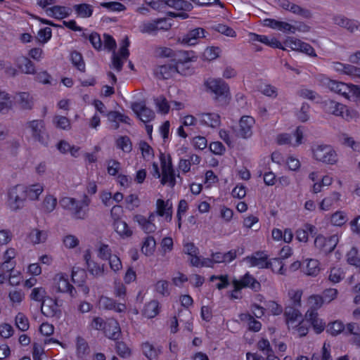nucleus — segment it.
I'll return each instance as SVG.
<instances>
[{"label":"nucleus","mask_w":360,"mask_h":360,"mask_svg":"<svg viewBox=\"0 0 360 360\" xmlns=\"http://www.w3.org/2000/svg\"><path fill=\"white\" fill-rule=\"evenodd\" d=\"M101 6L103 8L110 9L114 11H122L126 9L124 5L121 3L112 1V2H103L101 4Z\"/></svg>","instance_id":"obj_52"},{"label":"nucleus","mask_w":360,"mask_h":360,"mask_svg":"<svg viewBox=\"0 0 360 360\" xmlns=\"http://www.w3.org/2000/svg\"><path fill=\"white\" fill-rule=\"evenodd\" d=\"M13 328L8 323H3L0 325V335L4 338H9L13 334Z\"/></svg>","instance_id":"obj_59"},{"label":"nucleus","mask_w":360,"mask_h":360,"mask_svg":"<svg viewBox=\"0 0 360 360\" xmlns=\"http://www.w3.org/2000/svg\"><path fill=\"white\" fill-rule=\"evenodd\" d=\"M210 280L212 282L217 281L215 287L219 290L226 288L230 285L228 275L212 276Z\"/></svg>","instance_id":"obj_35"},{"label":"nucleus","mask_w":360,"mask_h":360,"mask_svg":"<svg viewBox=\"0 0 360 360\" xmlns=\"http://www.w3.org/2000/svg\"><path fill=\"white\" fill-rule=\"evenodd\" d=\"M17 102L24 110H30L33 106V101L32 96L27 92H20L18 94Z\"/></svg>","instance_id":"obj_28"},{"label":"nucleus","mask_w":360,"mask_h":360,"mask_svg":"<svg viewBox=\"0 0 360 360\" xmlns=\"http://www.w3.org/2000/svg\"><path fill=\"white\" fill-rule=\"evenodd\" d=\"M28 237L33 244H39L46 240L48 233L46 231L33 229L30 231Z\"/></svg>","instance_id":"obj_24"},{"label":"nucleus","mask_w":360,"mask_h":360,"mask_svg":"<svg viewBox=\"0 0 360 360\" xmlns=\"http://www.w3.org/2000/svg\"><path fill=\"white\" fill-rule=\"evenodd\" d=\"M160 162L162 167V177L161 179V184L165 185L169 184V186L173 188L176 184L175 172L172 167L171 157L169 155V162L167 165V162L163 153L160 155Z\"/></svg>","instance_id":"obj_7"},{"label":"nucleus","mask_w":360,"mask_h":360,"mask_svg":"<svg viewBox=\"0 0 360 360\" xmlns=\"http://www.w3.org/2000/svg\"><path fill=\"white\" fill-rule=\"evenodd\" d=\"M142 349L144 355L149 360H155L162 352L160 348H155L149 342H145L142 345Z\"/></svg>","instance_id":"obj_26"},{"label":"nucleus","mask_w":360,"mask_h":360,"mask_svg":"<svg viewBox=\"0 0 360 360\" xmlns=\"http://www.w3.org/2000/svg\"><path fill=\"white\" fill-rule=\"evenodd\" d=\"M89 40L95 49H101L103 43L100 35L97 32H92L90 35H89Z\"/></svg>","instance_id":"obj_53"},{"label":"nucleus","mask_w":360,"mask_h":360,"mask_svg":"<svg viewBox=\"0 0 360 360\" xmlns=\"http://www.w3.org/2000/svg\"><path fill=\"white\" fill-rule=\"evenodd\" d=\"M38 39L39 41L41 43L47 42L51 37V29L50 27H45L44 29H41L38 32Z\"/></svg>","instance_id":"obj_57"},{"label":"nucleus","mask_w":360,"mask_h":360,"mask_svg":"<svg viewBox=\"0 0 360 360\" xmlns=\"http://www.w3.org/2000/svg\"><path fill=\"white\" fill-rule=\"evenodd\" d=\"M241 320H248L249 321V330L254 332H258L262 327V323L255 320L252 316L249 314H243L240 315Z\"/></svg>","instance_id":"obj_37"},{"label":"nucleus","mask_w":360,"mask_h":360,"mask_svg":"<svg viewBox=\"0 0 360 360\" xmlns=\"http://www.w3.org/2000/svg\"><path fill=\"white\" fill-rule=\"evenodd\" d=\"M15 325L21 331H26L29 329V320L24 314L19 312L15 316Z\"/></svg>","instance_id":"obj_38"},{"label":"nucleus","mask_w":360,"mask_h":360,"mask_svg":"<svg viewBox=\"0 0 360 360\" xmlns=\"http://www.w3.org/2000/svg\"><path fill=\"white\" fill-rule=\"evenodd\" d=\"M345 330V325L342 321H335L328 325L326 332L336 336Z\"/></svg>","instance_id":"obj_34"},{"label":"nucleus","mask_w":360,"mask_h":360,"mask_svg":"<svg viewBox=\"0 0 360 360\" xmlns=\"http://www.w3.org/2000/svg\"><path fill=\"white\" fill-rule=\"evenodd\" d=\"M104 333L105 336L112 340H117L121 334L119 323L115 320H110L107 322Z\"/></svg>","instance_id":"obj_21"},{"label":"nucleus","mask_w":360,"mask_h":360,"mask_svg":"<svg viewBox=\"0 0 360 360\" xmlns=\"http://www.w3.org/2000/svg\"><path fill=\"white\" fill-rule=\"evenodd\" d=\"M261 92L269 97L276 98L278 95L276 87L271 84H265L261 89Z\"/></svg>","instance_id":"obj_63"},{"label":"nucleus","mask_w":360,"mask_h":360,"mask_svg":"<svg viewBox=\"0 0 360 360\" xmlns=\"http://www.w3.org/2000/svg\"><path fill=\"white\" fill-rule=\"evenodd\" d=\"M205 85L212 93L215 95V100L226 103L230 99L229 86L226 82L221 79H210L205 82Z\"/></svg>","instance_id":"obj_2"},{"label":"nucleus","mask_w":360,"mask_h":360,"mask_svg":"<svg viewBox=\"0 0 360 360\" xmlns=\"http://www.w3.org/2000/svg\"><path fill=\"white\" fill-rule=\"evenodd\" d=\"M41 311L44 316L49 318L59 319L61 315L57 301L50 297H46L42 300Z\"/></svg>","instance_id":"obj_10"},{"label":"nucleus","mask_w":360,"mask_h":360,"mask_svg":"<svg viewBox=\"0 0 360 360\" xmlns=\"http://www.w3.org/2000/svg\"><path fill=\"white\" fill-rule=\"evenodd\" d=\"M53 122L57 128L63 130H69L70 129V120L65 116L56 115L53 117Z\"/></svg>","instance_id":"obj_39"},{"label":"nucleus","mask_w":360,"mask_h":360,"mask_svg":"<svg viewBox=\"0 0 360 360\" xmlns=\"http://www.w3.org/2000/svg\"><path fill=\"white\" fill-rule=\"evenodd\" d=\"M116 351L121 357H128L131 354L130 349L123 342H116Z\"/></svg>","instance_id":"obj_50"},{"label":"nucleus","mask_w":360,"mask_h":360,"mask_svg":"<svg viewBox=\"0 0 360 360\" xmlns=\"http://www.w3.org/2000/svg\"><path fill=\"white\" fill-rule=\"evenodd\" d=\"M200 122L212 127H216L220 124V117L215 113H205L200 116Z\"/></svg>","instance_id":"obj_25"},{"label":"nucleus","mask_w":360,"mask_h":360,"mask_svg":"<svg viewBox=\"0 0 360 360\" xmlns=\"http://www.w3.org/2000/svg\"><path fill=\"white\" fill-rule=\"evenodd\" d=\"M56 288L58 292H69L71 295H73L72 291L75 290V288L70 284L68 278L63 276L59 277Z\"/></svg>","instance_id":"obj_31"},{"label":"nucleus","mask_w":360,"mask_h":360,"mask_svg":"<svg viewBox=\"0 0 360 360\" xmlns=\"http://www.w3.org/2000/svg\"><path fill=\"white\" fill-rule=\"evenodd\" d=\"M195 58L193 55L191 56V53L186 51H178L174 52V58L172 60L176 65L180 66V65H184L191 60Z\"/></svg>","instance_id":"obj_23"},{"label":"nucleus","mask_w":360,"mask_h":360,"mask_svg":"<svg viewBox=\"0 0 360 360\" xmlns=\"http://www.w3.org/2000/svg\"><path fill=\"white\" fill-rule=\"evenodd\" d=\"M100 307L106 310H113L116 312H123L127 307L125 304L117 303L112 298L102 295L99 299Z\"/></svg>","instance_id":"obj_16"},{"label":"nucleus","mask_w":360,"mask_h":360,"mask_svg":"<svg viewBox=\"0 0 360 360\" xmlns=\"http://www.w3.org/2000/svg\"><path fill=\"white\" fill-rule=\"evenodd\" d=\"M305 321L309 323L316 333L323 331L326 323L319 318L318 312L315 310H308L305 314Z\"/></svg>","instance_id":"obj_15"},{"label":"nucleus","mask_w":360,"mask_h":360,"mask_svg":"<svg viewBox=\"0 0 360 360\" xmlns=\"http://www.w3.org/2000/svg\"><path fill=\"white\" fill-rule=\"evenodd\" d=\"M77 14L82 18H89L92 15V6L87 4H81L74 6Z\"/></svg>","instance_id":"obj_33"},{"label":"nucleus","mask_w":360,"mask_h":360,"mask_svg":"<svg viewBox=\"0 0 360 360\" xmlns=\"http://www.w3.org/2000/svg\"><path fill=\"white\" fill-rule=\"evenodd\" d=\"M71 61L72 65L79 71L84 72L85 71V63L82 57V55L74 51L71 53Z\"/></svg>","instance_id":"obj_32"},{"label":"nucleus","mask_w":360,"mask_h":360,"mask_svg":"<svg viewBox=\"0 0 360 360\" xmlns=\"http://www.w3.org/2000/svg\"><path fill=\"white\" fill-rule=\"evenodd\" d=\"M289 11L294 14L299 15L304 18L310 19L312 17V13L311 11L307 8H302L301 6L291 3V6L290 7Z\"/></svg>","instance_id":"obj_36"},{"label":"nucleus","mask_w":360,"mask_h":360,"mask_svg":"<svg viewBox=\"0 0 360 360\" xmlns=\"http://www.w3.org/2000/svg\"><path fill=\"white\" fill-rule=\"evenodd\" d=\"M333 22L335 25L346 29L352 34L357 32L359 22L355 20L349 19L342 15H336L333 17Z\"/></svg>","instance_id":"obj_14"},{"label":"nucleus","mask_w":360,"mask_h":360,"mask_svg":"<svg viewBox=\"0 0 360 360\" xmlns=\"http://www.w3.org/2000/svg\"><path fill=\"white\" fill-rule=\"evenodd\" d=\"M117 146L125 153H129L132 150L131 142L127 136L120 137L117 140Z\"/></svg>","instance_id":"obj_43"},{"label":"nucleus","mask_w":360,"mask_h":360,"mask_svg":"<svg viewBox=\"0 0 360 360\" xmlns=\"http://www.w3.org/2000/svg\"><path fill=\"white\" fill-rule=\"evenodd\" d=\"M157 214L160 217H165L168 221H171L172 218V204L168 200L165 201L162 199H158L156 202Z\"/></svg>","instance_id":"obj_18"},{"label":"nucleus","mask_w":360,"mask_h":360,"mask_svg":"<svg viewBox=\"0 0 360 360\" xmlns=\"http://www.w3.org/2000/svg\"><path fill=\"white\" fill-rule=\"evenodd\" d=\"M26 200L25 186L19 184L10 189L8 203L12 210L16 211L22 208Z\"/></svg>","instance_id":"obj_6"},{"label":"nucleus","mask_w":360,"mask_h":360,"mask_svg":"<svg viewBox=\"0 0 360 360\" xmlns=\"http://www.w3.org/2000/svg\"><path fill=\"white\" fill-rule=\"evenodd\" d=\"M108 260L111 270H120L122 269V262L117 255H112Z\"/></svg>","instance_id":"obj_64"},{"label":"nucleus","mask_w":360,"mask_h":360,"mask_svg":"<svg viewBox=\"0 0 360 360\" xmlns=\"http://www.w3.org/2000/svg\"><path fill=\"white\" fill-rule=\"evenodd\" d=\"M70 12L71 9L70 8L55 5L51 6V8L46 10V15L49 17L61 20L68 17Z\"/></svg>","instance_id":"obj_19"},{"label":"nucleus","mask_w":360,"mask_h":360,"mask_svg":"<svg viewBox=\"0 0 360 360\" xmlns=\"http://www.w3.org/2000/svg\"><path fill=\"white\" fill-rule=\"evenodd\" d=\"M213 29L221 33L227 37H236V32L230 27H228L223 24H218L213 27Z\"/></svg>","instance_id":"obj_45"},{"label":"nucleus","mask_w":360,"mask_h":360,"mask_svg":"<svg viewBox=\"0 0 360 360\" xmlns=\"http://www.w3.org/2000/svg\"><path fill=\"white\" fill-rule=\"evenodd\" d=\"M302 41L293 37H288L284 41V44L286 47H288L294 51H300Z\"/></svg>","instance_id":"obj_60"},{"label":"nucleus","mask_w":360,"mask_h":360,"mask_svg":"<svg viewBox=\"0 0 360 360\" xmlns=\"http://www.w3.org/2000/svg\"><path fill=\"white\" fill-rule=\"evenodd\" d=\"M120 112L117 111H110L107 114V117L108 120L112 123V128L114 129H117L120 127L119 122H120Z\"/></svg>","instance_id":"obj_58"},{"label":"nucleus","mask_w":360,"mask_h":360,"mask_svg":"<svg viewBox=\"0 0 360 360\" xmlns=\"http://www.w3.org/2000/svg\"><path fill=\"white\" fill-rule=\"evenodd\" d=\"M116 225V231L120 235H124L126 236H130L132 234V231H130L128 228V226L126 222L123 221H117L115 224Z\"/></svg>","instance_id":"obj_51"},{"label":"nucleus","mask_w":360,"mask_h":360,"mask_svg":"<svg viewBox=\"0 0 360 360\" xmlns=\"http://www.w3.org/2000/svg\"><path fill=\"white\" fill-rule=\"evenodd\" d=\"M25 127L30 130L34 141L39 142L44 146H48L49 136L46 132L44 120H34L29 121L25 124Z\"/></svg>","instance_id":"obj_3"},{"label":"nucleus","mask_w":360,"mask_h":360,"mask_svg":"<svg viewBox=\"0 0 360 360\" xmlns=\"http://www.w3.org/2000/svg\"><path fill=\"white\" fill-rule=\"evenodd\" d=\"M18 68L25 74H34L35 68L34 63L25 56H20L16 59Z\"/></svg>","instance_id":"obj_22"},{"label":"nucleus","mask_w":360,"mask_h":360,"mask_svg":"<svg viewBox=\"0 0 360 360\" xmlns=\"http://www.w3.org/2000/svg\"><path fill=\"white\" fill-rule=\"evenodd\" d=\"M127 289L124 285L118 281L114 282V295L120 299H124L126 296Z\"/></svg>","instance_id":"obj_46"},{"label":"nucleus","mask_w":360,"mask_h":360,"mask_svg":"<svg viewBox=\"0 0 360 360\" xmlns=\"http://www.w3.org/2000/svg\"><path fill=\"white\" fill-rule=\"evenodd\" d=\"M288 295L290 299L292 300L293 304L295 307H300L301 306V297L302 295V290H291L288 292Z\"/></svg>","instance_id":"obj_61"},{"label":"nucleus","mask_w":360,"mask_h":360,"mask_svg":"<svg viewBox=\"0 0 360 360\" xmlns=\"http://www.w3.org/2000/svg\"><path fill=\"white\" fill-rule=\"evenodd\" d=\"M72 282L77 285H82L86 281V271H71Z\"/></svg>","instance_id":"obj_44"},{"label":"nucleus","mask_w":360,"mask_h":360,"mask_svg":"<svg viewBox=\"0 0 360 360\" xmlns=\"http://www.w3.org/2000/svg\"><path fill=\"white\" fill-rule=\"evenodd\" d=\"M184 70H181V67L176 65L172 60L169 63L158 66L155 70V75L159 79H167L176 73L181 75L185 74Z\"/></svg>","instance_id":"obj_9"},{"label":"nucleus","mask_w":360,"mask_h":360,"mask_svg":"<svg viewBox=\"0 0 360 360\" xmlns=\"http://www.w3.org/2000/svg\"><path fill=\"white\" fill-rule=\"evenodd\" d=\"M155 104L161 113L166 114L169 110V105L163 96H160L154 99Z\"/></svg>","instance_id":"obj_41"},{"label":"nucleus","mask_w":360,"mask_h":360,"mask_svg":"<svg viewBox=\"0 0 360 360\" xmlns=\"http://www.w3.org/2000/svg\"><path fill=\"white\" fill-rule=\"evenodd\" d=\"M158 308L159 302L156 300H152L145 305L143 314L148 319L153 318L159 313Z\"/></svg>","instance_id":"obj_27"},{"label":"nucleus","mask_w":360,"mask_h":360,"mask_svg":"<svg viewBox=\"0 0 360 360\" xmlns=\"http://www.w3.org/2000/svg\"><path fill=\"white\" fill-rule=\"evenodd\" d=\"M155 244L154 238L152 236H148L143 242V245L141 248L142 252L146 255H152L155 250Z\"/></svg>","instance_id":"obj_40"},{"label":"nucleus","mask_w":360,"mask_h":360,"mask_svg":"<svg viewBox=\"0 0 360 360\" xmlns=\"http://www.w3.org/2000/svg\"><path fill=\"white\" fill-rule=\"evenodd\" d=\"M205 33L207 32L203 28H195L188 31L187 34H184L179 40L183 44L193 46L198 43L200 39L206 37Z\"/></svg>","instance_id":"obj_11"},{"label":"nucleus","mask_w":360,"mask_h":360,"mask_svg":"<svg viewBox=\"0 0 360 360\" xmlns=\"http://www.w3.org/2000/svg\"><path fill=\"white\" fill-rule=\"evenodd\" d=\"M89 348L86 340L78 337L77 338V353L79 358H82L86 354L89 353Z\"/></svg>","instance_id":"obj_42"},{"label":"nucleus","mask_w":360,"mask_h":360,"mask_svg":"<svg viewBox=\"0 0 360 360\" xmlns=\"http://www.w3.org/2000/svg\"><path fill=\"white\" fill-rule=\"evenodd\" d=\"M255 122L253 117L250 116H243L239 122L238 127H233V131L236 136L247 139L251 136L252 127Z\"/></svg>","instance_id":"obj_8"},{"label":"nucleus","mask_w":360,"mask_h":360,"mask_svg":"<svg viewBox=\"0 0 360 360\" xmlns=\"http://www.w3.org/2000/svg\"><path fill=\"white\" fill-rule=\"evenodd\" d=\"M310 302L312 303V306L309 310H315L317 311V309H319L322 304L326 302L323 297L321 295H311L309 297Z\"/></svg>","instance_id":"obj_55"},{"label":"nucleus","mask_w":360,"mask_h":360,"mask_svg":"<svg viewBox=\"0 0 360 360\" xmlns=\"http://www.w3.org/2000/svg\"><path fill=\"white\" fill-rule=\"evenodd\" d=\"M27 199L34 200H37L43 191V187L39 184H34L30 186H25Z\"/></svg>","instance_id":"obj_29"},{"label":"nucleus","mask_w":360,"mask_h":360,"mask_svg":"<svg viewBox=\"0 0 360 360\" xmlns=\"http://www.w3.org/2000/svg\"><path fill=\"white\" fill-rule=\"evenodd\" d=\"M103 41H104L103 44H104L105 49H107L109 51H115V49L116 48V41L111 35H110L108 34H103Z\"/></svg>","instance_id":"obj_62"},{"label":"nucleus","mask_w":360,"mask_h":360,"mask_svg":"<svg viewBox=\"0 0 360 360\" xmlns=\"http://www.w3.org/2000/svg\"><path fill=\"white\" fill-rule=\"evenodd\" d=\"M342 138L343 139V144L351 147L354 150H359L360 144L359 143H356L353 138L348 136L347 134H343L342 135Z\"/></svg>","instance_id":"obj_56"},{"label":"nucleus","mask_w":360,"mask_h":360,"mask_svg":"<svg viewBox=\"0 0 360 360\" xmlns=\"http://www.w3.org/2000/svg\"><path fill=\"white\" fill-rule=\"evenodd\" d=\"M322 83L331 91H334L345 97H348V94L351 92V84L349 85L344 82L332 80L328 77H324L322 79Z\"/></svg>","instance_id":"obj_12"},{"label":"nucleus","mask_w":360,"mask_h":360,"mask_svg":"<svg viewBox=\"0 0 360 360\" xmlns=\"http://www.w3.org/2000/svg\"><path fill=\"white\" fill-rule=\"evenodd\" d=\"M247 260L252 266H257L259 269H267V255L263 252H257L252 256L248 257Z\"/></svg>","instance_id":"obj_20"},{"label":"nucleus","mask_w":360,"mask_h":360,"mask_svg":"<svg viewBox=\"0 0 360 360\" xmlns=\"http://www.w3.org/2000/svg\"><path fill=\"white\" fill-rule=\"evenodd\" d=\"M233 290L230 293V298L240 299V290L243 288H250L257 292L260 290V283L248 273L246 274L241 280L234 279L232 282Z\"/></svg>","instance_id":"obj_4"},{"label":"nucleus","mask_w":360,"mask_h":360,"mask_svg":"<svg viewBox=\"0 0 360 360\" xmlns=\"http://www.w3.org/2000/svg\"><path fill=\"white\" fill-rule=\"evenodd\" d=\"M131 109L137 117L146 123L155 118V112L146 106L144 102H136L131 104Z\"/></svg>","instance_id":"obj_13"},{"label":"nucleus","mask_w":360,"mask_h":360,"mask_svg":"<svg viewBox=\"0 0 360 360\" xmlns=\"http://www.w3.org/2000/svg\"><path fill=\"white\" fill-rule=\"evenodd\" d=\"M314 158L325 164L334 165L338 162V155L330 145H316L312 148Z\"/></svg>","instance_id":"obj_5"},{"label":"nucleus","mask_w":360,"mask_h":360,"mask_svg":"<svg viewBox=\"0 0 360 360\" xmlns=\"http://www.w3.org/2000/svg\"><path fill=\"white\" fill-rule=\"evenodd\" d=\"M90 202L91 200L86 195H84L82 200L70 197H64L59 200L60 205L70 211L74 219L81 220L87 218Z\"/></svg>","instance_id":"obj_1"},{"label":"nucleus","mask_w":360,"mask_h":360,"mask_svg":"<svg viewBox=\"0 0 360 360\" xmlns=\"http://www.w3.org/2000/svg\"><path fill=\"white\" fill-rule=\"evenodd\" d=\"M156 291L162 296H168L170 292L169 290V283L167 281L161 280L157 282L155 285Z\"/></svg>","instance_id":"obj_47"},{"label":"nucleus","mask_w":360,"mask_h":360,"mask_svg":"<svg viewBox=\"0 0 360 360\" xmlns=\"http://www.w3.org/2000/svg\"><path fill=\"white\" fill-rule=\"evenodd\" d=\"M284 316L288 323L294 322L297 321L298 319L302 318L300 311L292 306H288L285 308Z\"/></svg>","instance_id":"obj_30"},{"label":"nucleus","mask_w":360,"mask_h":360,"mask_svg":"<svg viewBox=\"0 0 360 360\" xmlns=\"http://www.w3.org/2000/svg\"><path fill=\"white\" fill-rule=\"evenodd\" d=\"M120 169V163L115 160L108 161V173L111 176H115Z\"/></svg>","instance_id":"obj_54"},{"label":"nucleus","mask_w":360,"mask_h":360,"mask_svg":"<svg viewBox=\"0 0 360 360\" xmlns=\"http://www.w3.org/2000/svg\"><path fill=\"white\" fill-rule=\"evenodd\" d=\"M347 221V216L343 212H336L331 216V222L335 226H342Z\"/></svg>","instance_id":"obj_48"},{"label":"nucleus","mask_w":360,"mask_h":360,"mask_svg":"<svg viewBox=\"0 0 360 360\" xmlns=\"http://www.w3.org/2000/svg\"><path fill=\"white\" fill-rule=\"evenodd\" d=\"M57 203L56 198L52 195H48L43 202V206L46 212H51L56 207Z\"/></svg>","instance_id":"obj_49"},{"label":"nucleus","mask_w":360,"mask_h":360,"mask_svg":"<svg viewBox=\"0 0 360 360\" xmlns=\"http://www.w3.org/2000/svg\"><path fill=\"white\" fill-rule=\"evenodd\" d=\"M322 108L326 113L342 116L346 106L333 100H326L322 102Z\"/></svg>","instance_id":"obj_17"}]
</instances>
